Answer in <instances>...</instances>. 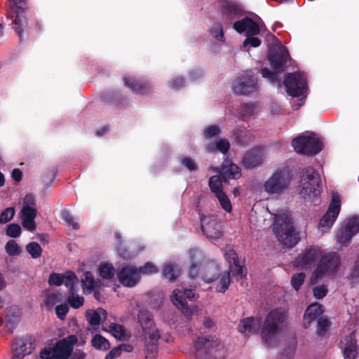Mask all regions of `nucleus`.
<instances>
[{
  "label": "nucleus",
  "instance_id": "f257e3e1",
  "mask_svg": "<svg viewBox=\"0 0 359 359\" xmlns=\"http://www.w3.org/2000/svg\"><path fill=\"white\" fill-rule=\"evenodd\" d=\"M272 231L283 248H292L300 241L292 218L286 213L277 214L271 225Z\"/></svg>",
  "mask_w": 359,
  "mask_h": 359
},
{
  "label": "nucleus",
  "instance_id": "f03ea898",
  "mask_svg": "<svg viewBox=\"0 0 359 359\" xmlns=\"http://www.w3.org/2000/svg\"><path fill=\"white\" fill-rule=\"evenodd\" d=\"M287 318V312L282 309H275L266 315L261 330V337L266 347L273 345L275 337Z\"/></svg>",
  "mask_w": 359,
  "mask_h": 359
},
{
  "label": "nucleus",
  "instance_id": "7ed1b4c3",
  "mask_svg": "<svg viewBox=\"0 0 359 359\" xmlns=\"http://www.w3.org/2000/svg\"><path fill=\"white\" fill-rule=\"evenodd\" d=\"M299 194L304 199L316 197L320 194L321 180L316 170L306 167L300 171Z\"/></svg>",
  "mask_w": 359,
  "mask_h": 359
},
{
  "label": "nucleus",
  "instance_id": "20e7f679",
  "mask_svg": "<svg viewBox=\"0 0 359 359\" xmlns=\"http://www.w3.org/2000/svg\"><path fill=\"white\" fill-rule=\"evenodd\" d=\"M292 180V175L289 169H277L264 183V191L270 195L280 196L288 190Z\"/></svg>",
  "mask_w": 359,
  "mask_h": 359
},
{
  "label": "nucleus",
  "instance_id": "39448f33",
  "mask_svg": "<svg viewBox=\"0 0 359 359\" xmlns=\"http://www.w3.org/2000/svg\"><path fill=\"white\" fill-rule=\"evenodd\" d=\"M194 348L196 356L200 359H219L223 357V346L215 337H198Z\"/></svg>",
  "mask_w": 359,
  "mask_h": 359
},
{
  "label": "nucleus",
  "instance_id": "423d86ee",
  "mask_svg": "<svg viewBox=\"0 0 359 359\" xmlns=\"http://www.w3.org/2000/svg\"><path fill=\"white\" fill-rule=\"evenodd\" d=\"M294 151L303 155L313 156L323 149L321 141L311 135H299L292 140Z\"/></svg>",
  "mask_w": 359,
  "mask_h": 359
},
{
  "label": "nucleus",
  "instance_id": "0eeeda50",
  "mask_svg": "<svg viewBox=\"0 0 359 359\" xmlns=\"http://www.w3.org/2000/svg\"><path fill=\"white\" fill-rule=\"evenodd\" d=\"M340 266V255L337 252H327L320 257L313 275L316 278H320L325 275H333L338 271Z\"/></svg>",
  "mask_w": 359,
  "mask_h": 359
},
{
  "label": "nucleus",
  "instance_id": "6e6552de",
  "mask_svg": "<svg viewBox=\"0 0 359 359\" xmlns=\"http://www.w3.org/2000/svg\"><path fill=\"white\" fill-rule=\"evenodd\" d=\"M287 93L297 97L304 95L307 89V81L304 73H287L283 81Z\"/></svg>",
  "mask_w": 359,
  "mask_h": 359
},
{
  "label": "nucleus",
  "instance_id": "1a4fd4ad",
  "mask_svg": "<svg viewBox=\"0 0 359 359\" xmlns=\"http://www.w3.org/2000/svg\"><path fill=\"white\" fill-rule=\"evenodd\" d=\"M223 22L233 27V23L246 13L241 4L228 0H222L219 3Z\"/></svg>",
  "mask_w": 359,
  "mask_h": 359
},
{
  "label": "nucleus",
  "instance_id": "9d476101",
  "mask_svg": "<svg viewBox=\"0 0 359 359\" xmlns=\"http://www.w3.org/2000/svg\"><path fill=\"white\" fill-rule=\"evenodd\" d=\"M290 59L289 51L284 46L271 50L268 55L270 65L276 73L284 72Z\"/></svg>",
  "mask_w": 359,
  "mask_h": 359
},
{
  "label": "nucleus",
  "instance_id": "9b49d317",
  "mask_svg": "<svg viewBox=\"0 0 359 359\" xmlns=\"http://www.w3.org/2000/svg\"><path fill=\"white\" fill-rule=\"evenodd\" d=\"M341 210V199L337 193H333L332 200L325 214L320 219L319 224L321 227L330 229L337 219Z\"/></svg>",
  "mask_w": 359,
  "mask_h": 359
},
{
  "label": "nucleus",
  "instance_id": "f8f14e48",
  "mask_svg": "<svg viewBox=\"0 0 359 359\" xmlns=\"http://www.w3.org/2000/svg\"><path fill=\"white\" fill-rule=\"evenodd\" d=\"M232 88L237 95H248L257 91V83L253 76L243 74L233 81Z\"/></svg>",
  "mask_w": 359,
  "mask_h": 359
},
{
  "label": "nucleus",
  "instance_id": "ddd939ff",
  "mask_svg": "<svg viewBox=\"0 0 359 359\" xmlns=\"http://www.w3.org/2000/svg\"><path fill=\"white\" fill-rule=\"evenodd\" d=\"M201 224L203 233L210 238H219L222 236L221 224L215 215H201Z\"/></svg>",
  "mask_w": 359,
  "mask_h": 359
},
{
  "label": "nucleus",
  "instance_id": "4468645a",
  "mask_svg": "<svg viewBox=\"0 0 359 359\" xmlns=\"http://www.w3.org/2000/svg\"><path fill=\"white\" fill-rule=\"evenodd\" d=\"M35 348V344L29 337L16 339L13 344V357L11 359H22Z\"/></svg>",
  "mask_w": 359,
  "mask_h": 359
},
{
  "label": "nucleus",
  "instance_id": "2eb2a0df",
  "mask_svg": "<svg viewBox=\"0 0 359 359\" xmlns=\"http://www.w3.org/2000/svg\"><path fill=\"white\" fill-rule=\"evenodd\" d=\"M339 348L344 359H357L359 353L355 332H351L340 340Z\"/></svg>",
  "mask_w": 359,
  "mask_h": 359
},
{
  "label": "nucleus",
  "instance_id": "dca6fc26",
  "mask_svg": "<svg viewBox=\"0 0 359 359\" xmlns=\"http://www.w3.org/2000/svg\"><path fill=\"white\" fill-rule=\"evenodd\" d=\"M116 275L118 281L123 286L128 287L136 285L140 278L137 269L130 265L123 266Z\"/></svg>",
  "mask_w": 359,
  "mask_h": 359
},
{
  "label": "nucleus",
  "instance_id": "f3484780",
  "mask_svg": "<svg viewBox=\"0 0 359 359\" xmlns=\"http://www.w3.org/2000/svg\"><path fill=\"white\" fill-rule=\"evenodd\" d=\"M232 28L238 34L245 33V36H256L260 33L258 22L248 16L236 21Z\"/></svg>",
  "mask_w": 359,
  "mask_h": 359
},
{
  "label": "nucleus",
  "instance_id": "a211bd4d",
  "mask_svg": "<svg viewBox=\"0 0 359 359\" xmlns=\"http://www.w3.org/2000/svg\"><path fill=\"white\" fill-rule=\"evenodd\" d=\"M77 341L75 335H69L57 341L53 346V351L57 359H67L73 350L74 344Z\"/></svg>",
  "mask_w": 359,
  "mask_h": 359
},
{
  "label": "nucleus",
  "instance_id": "6ab92c4d",
  "mask_svg": "<svg viewBox=\"0 0 359 359\" xmlns=\"http://www.w3.org/2000/svg\"><path fill=\"white\" fill-rule=\"evenodd\" d=\"M320 255L321 251L319 248L311 246L306 248L305 251L297 258V266L303 269H308L316 262Z\"/></svg>",
  "mask_w": 359,
  "mask_h": 359
},
{
  "label": "nucleus",
  "instance_id": "aec40b11",
  "mask_svg": "<svg viewBox=\"0 0 359 359\" xmlns=\"http://www.w3.org/2000/svg\"><path fill=\"white\" fill-rule=\"evenodd\" d=\"M125 85L133 93L142 95H147L151 92V86L147 81L133 77H123Z\"/></svg>",
  "mask_w": 359,
  "mask_h": 359
},
{
  "label": "nucleus",
  "instance_id": "412c9836",
  "mask_svg": "<svg viewBox=\"0 0 359 359\" xmlns=\"http://www.w3.org/2000/svg\"><path fill=\"white\" fill-rule=\"evenodd\" d=\"M219 175L223 180L224 183L227 182L229 180H237L241 176L240 168L231 160L226 158L222 165Z\"/></svg>",
  "mask_w": 359,
  "mask_h": 359
},
{
  "label": "nucleus",
  "instance_id": "4be33fe9",
  "mask_svg": "<svg viewBox=\"0 0 359 359\" xmlns=\"http://www.w3.org/2000/svg\"><path fill=\"white\" fill-rule=\"evenodd\" d=\"M263 161V151L260 148L255 147L245 154L242 159V164L247 169H252L259 165Z\"/></svg>",
  "mask_w": 359,
  "mask_h": 359
},
{
  "label": "nucleus",
  "instance_id": "5701e85b",
  "mask_svg": "<svg viewBox=\"0 0 359 359\" xmlns=\"http://www.w3.org/2000/svg\"><path fill=\"white\" fill-rule=\"evenodd\" d=\"M189 253L191 262L189 276L191 278H195L199 275L205 256L201 250L197 249H191Z\"/></svg>",
  "mask_w": 359,
  "mask_h": 359
},
{
  "label": "nucleus",
  "instance_id": "b1692460",
  "mask_svg": "<svg viewBox=\"0 0 359 359\" xmlns=\"http://www.w3.org/2000/svg\"><path fill=\"white\" fill-rule=\"evenodd\" d=\"M261 325L262 322L260 319L248 317L241 321L238 329L240 332L245 335H250L258 333Z\"/></svg>",
  "mask_w": 359,
  "mask_h": 359
},
{
  "label": "nucleus",
  "instance_id": "393cba45",
  "mask_svg": "<svg viewBox=\"0 0 359 359\" xmlns=\"http://www.w3.org/2000/svg\"><path fill=\"white\" fill-rule=\"evenodd\" d=\"M171 300L189 319L191 318L194 314L197 313V307L196 306H189L187 304V299L182 298V296L180 295L177 291L172 292Z\"/></svg>",
  "mask_w": 359,
  "mask_h": 359
},
{
  "label": "nucleus",
  "instance_id": "a878e982",
  "mask_svg": "<svg viewBox=\"0 0 359 359\" xmlns=\"http://www.w3.org/2000/svg\"><path fill=\"white\" fill-rule=\"evenodd\" d=\"M14 25L15 32L19 37L20 41H22L25 34H29L30 27L28 26V20L24 14H16L13 18H9Z\"/></svg>",
  "mask_w": 359,
  "mask_h": 359
},
{
  "label": "nucleus",
  "instance_id": "bb28decb",
  "mask_svg": "<svg viewBox=\"0 0 359 359\" xmlns=\"http://www.w3.org/2000/svg\"><path fill=\"white\" fill-rule=\"evenodd\" d=\"M219 265L215 262H209L203 266L201 276L205 283H211L219 278Z\"/></svg>",
  "mask_w": 359,
  "mask_h": 359
},
{
  "label": "nucleus",
  "instance_id": "cd10ccee",
  "mask_svg": "<svg viewBox=\"0 0 359 359\" xmlns=\"http://www.w3.org/2000/svg\"><path fill=\"white\" fill-rule=\"evenodd\" d=\"M323 313V306L318 303H315L309 305L304 315V324L305 328H308L311 322L316 319H318L320 315Z\"/></svg>",
  "mask_w": 359,
  "mask_h": 359
},
{
  "label": "nucleus",
  "instance_id": "c85d7f7f",
  "mask_svg": "<svg viewBox=\"0 0 359 359\" xmlns=\"http://www.w3.org/2000/svg\"><path fill=\"white\" fill-rule=\"evenodd\" d=\"M5 327L7 332H12L20 320V311L18 307L11 306L6 310Z\"/></svg>",
  "mask_w": 359,
  "mask_h": 359
},
{
  "label": "nucleus",
  "instance_id": "c756f323",
  "mask_svg": "<svg viewBox=\"0 0 359 359\" xmlns=\"http://www.w3.org/2000/svg\"><path fill=\"white\" fill-rule=\"evenodd\" d=\"M232 135L236 143L241 146H245L253 140L252 133L244 126L238 127L233 130Z\"/></svg>",
  "mask_w": 359,
  "mask_h": 359
},
{
  "label": "nucleus",
  "instance_id": "7c9ffc66",
  "mask_svg": "<svg viewBox=\"0 0 359 359\" xmlns=\"http://www.w3.org/2000/svg\"><path fill=\"white\" fill-rule=\"evenodd\" d=\"M137 319L142 331H148L149 328H152L155 326L153 316L147 310H140L137 314Z\"/></svg>",
  "mask_w": 359,
  "mask_h": 359
},
{
  "label": "nucleus",
  "instance_id": "2f4dec72",
  "mask_svg": "<svg viewBox=\"0 0 359 359\" xmlns=\"http://www.w3.org/2000/svg\"><path fill=\"white\" fill-rule=\"evenodd\" d=\"M230 149V143L227 139L220 138L214 142L208 144V149L209 151H219L222 154H226Z\"/></svg>",
  "mask_w": 359,
  "mask_h": 359
},
{
  "label": "nucleus",
  "instance_id": "473e14b6",
  "mask_svg": "<svg viewBox=\"0 0 359 359\" xmlns=\"http://www.w3.org/2000/svg\"><path fill=\"white\" fill-rule=\"evenodd\" d=\"M102 329L104 331H109L117 339L121 340L125 338L126 328L122 325L111 323L108 330L104 327Z\"/></svg>",
  "mask_w": 359,
  "mask_h": 359
},
{
  "label": "nucleus",
  "instance_id": "72a5a7b5",
  "mask_svg": "<svg viewBox=\"0 0 359 359\" xmlns=\"http://www.w3.org/2000/svg\"><path fill=\"white\" fill-rule=\"evenodd\" d=\"M93 347L98 350L107 351L110 348L109 341L101 334H95L91 340Z\"/></svg>",
  "mask_w": 359,
  "mask_h": 359
},
{
  "label": "nucleus",
  "instance_id": "f704fd0d",
  "mask_svg": "<svg viewBox=\"0 0 359 359\" xmlns=\"http://www.w3.org/2000/svg\"><path fill=\"white\" fill-rule=\"evenodd\" d=\"M163 274L165 278L173 282L179 276V270L172 264H167L163 266Z\"/></svg>",
  "mask_w": 359,
  "mask_h": 359
},
{
  "label": "nucleus",
  "instance_id": "c9c22d12",
  "mask_svg": "<svg viewBox=\"0 0 359 359\" xmlns=\"http://www.w3.org/2000/svg\"><path fill=\"white\" fill-rule=\"evenodd\" d=\"M222 183L224 182L220 175H213L209 179V187L215 196L223 192Z\"/></svg>",
  "mask_w": 359,
  "mask_h": 359
},
{
  "label": "nucleus",
  "instance_id": "e433bc0d",
  "mask_svg": "<svg viewBox=\"0 0 359 359\" xmlns=\"http://www.w3.org/2000/svg\"><path fill=\"white\" fill-rule=\"evenodd\" d=\"M64 277L63 283L67 287L69 288L70 292L76 291L75 286L78 283L79 280L75 273L72 271H67L65 275H64Z\"/></svg>",
  "mask_w": 359,
  "mask_h": 359
},
{
  "label": "nucleus",
  "instance_id": "4c0bfd02",
  "mask_svg": "<svg viewBox=\"0 0 359 359\" xmlns=\"http://www.w3.org/2000/svg\"><path fill=\"white\" fill-rule=\"evenodd\" d=\"M231 283L230 272L226 271L221 277L219 283L217 284L215 290L217 292L224 293L229 288Z\"/></svg>",
  "mask_w": 359,
  "mask_h": 359
},
{
  "label": "nucleus",
  "instance_id": "58836bf2",
  "mask_svg": "<svg viewBox=\"0 0 359 359\" xmlns=\"http://www.w3.org/2000/svg\"><path fill=\"white\" fill-rule=\"evenodd\" d=\"M67 302L73 309H79L83 306L84 299L83 297H80L76 294V290L71 292L68 298Z\"/></svg>",
  "mask_w": 359,
  "mask_h": 359
},
{
  "label": "nucleus",
  "instance_id": "ea45409f",
  "mask_svg": "<svg viewBox=\"0 0 359 359\" xmlns=\"http://www.w3.org/2000/svg\"><path fill=\"white\" fill-rule=\"evenodd\" d=\"M115 269L111 264H102L99 269L100 276L104 279H111L114 276Z\"/></svg>",
  "mask_w": 359,
  "mask_h": 359
},
{
  "label": "nucleus",
  "instance_id": "a19ab883",
  "mask_svg": "<svg viewBox=\"0 0 359 359\" xmlns=\"http://www.w3.org/2000/svg\"><path fill=\"white\" fill-rule=\"evenodd\" d=\"M26 250L33 259H36L41 256L42 248L36 242H30L26 245Z\"/></svg>",
  "mask_w": 359,
  "mask_h": 359
},
{
  "label": "nucleus",
  "instance_id": "79ce46f5",
  "mask_svg": "<svg viewBox=\"0 0 359 359\" xmlns=\"http://www.w3.org/2000/svg\"><path fill=\"white\" fill-rule=\"evenodd\" d=\"M143 334L145 338L149 341V343L156 344L160 338L159 330L154 326L152 328H149L148 331L144 330Z\"/></svg>",
  "mask_w": 359,
  "mask_h": 359
},
{
  "label": "nucleus",
  "instance_id": "37998d69",
  "mask_svg": "<svg viewBox=\"0 0 359 359\" xmlns=\"http://www.w3.org/2000/svg\"><path fill=\"white\" fill-rule=\"evenodd\" d=\"M86 317L89 324L93 327L98 326L100 324L101 316L100 313L97 311H87L86 313Z\"/></svg>",
  "mask_w": 359,
  "mask_h": 359
},
{
  "label": "nucleus",
  "instance_id": "c03bdc74",
  "mask_svg": "<svg viewBox=\"0 0 359 359\" xmlns=\"http://www.w3.org/2000/svg\"><path fill=\"white\" fill-rule=\"evenodd\" d=\"M5 250L9 256L19 255L22 251L21 248L14 240H10L7 242L5 246Z\"/></svg>",
  "mask_w": 359,
  "mask_h": 359
},
{
  "label": "nucleus",
  "instance_id": "a18cd8bd",
  "mask_svg": "<svg viewBox=\"0 0 359 359\" xmlns=\"http://www.w3.org/2000/svg\"><path fill=\"white\" fill-rule=\"evenodd\" d=\"M216 197L217 198L221 207L226 212H231L232 210V205H231V203L229 197L226 196V194L223 191L221 193H218V194L216 195Z\"/></svg>",
  "mask_w": 359,
  "mask_h": 359
},
{
  "label": "nucleus",
  "instance_id": "49530a36",
  "mask_svg": "<svg viewBox=\"0 0 359 359\" xmlns=\"http://www.w3.org/2000/svg\"><path fill=\"white\" fill-rule=\"evenodd\" d=\"M226 261L229 263V268H232V265L239 262L238 255L235 250L231 248H226L224 253Z\"/></svg>",
  "mask_w": 359,
  "mask_h": 359
},
{
  "label": "nucleus",
  "instance_id": "de8ad7c7",
  "mask_svg": "<svg viewBox=\"0 0 359 359\" xmlns=\"http://www.w3.org/2000/svg\"><path fill=\"white\" fill-rule=\"evenodd\" d=\"M330 325L329 320L323 316L318 318L316 332L319 336H324L328 330Z\"/></svg>",
  "mask_w": 359,
  "mask_h": 359
},
{
  "label": "nucleus",
  "instance_id": "09e8293b",
  "mask_svg": "<svg viewBox=\"0 0 359 359\" xmlns=\"http://www.w3.org/2000/svg\"><path fill=\"white\" fill-rule=\"evenodd\" d=\"M353 236V235L344 228L341 229L337 235V241L345 246L350 243Z\"/></svg>",
  "mask_w": 359,
  "mask_h": 359
},
{
  "label": "nucleus",
  "instance_id": "8fccbe9b",
  "mask_svg": "<svg viewBox=\"0 0 359 359\" xmlns=\"http://www.w3.org/2000/svg\"><path fill=\"white\" fill-rule=\"evenodd\" d=\"M306 274L304 272L294 273L291 278V284L293 288L298 291L304 282Z\"/></svg>",
  "mask_w": 359,
  "mask_h": 359
},
{
  "label": "nucleus",
  "instance_id": "3c124183",
  "mask_svg": "<svg viewBox=\"0 0 359 359\" xmlns=\"http://www.w3.org/2000/svg\"><path fill=\"white\" fill-rule=\"evenodd\" d=\"M210 34L212 36L216 38L217 39L224 41V33L223 30V27L219 22L215 23L213 26L210 29Z\"/></svg>",
  "mask_w": 359,
  "mask_h": 359
},
{
  "label": "nucleus",
  "instance_id": "603ef678",
  "mask_svg": "<svg viewBox=\"0 0 359 359\" xmlns=\"http://www.w3.org/2000/svg\"><path fill=\"white\" fill-rule=\"evenodd\" d=\"M344 229L355 236L359 231V220L356 217H352Z\"/></svg>",
  "mask_w": 359,
  "mask_h": 359
},
{
  "label": "nucleus",
  "instance_id": "864d4df0",
  "mask_svg": "<svg viewBox=\"0 0 359 359\" xmlns=\"http://www.w3.org/2000/svg\"><path fill=\"white\" fill-rule=\"evenodd\" d=\"M84 278L81 279V285L83 289L93 290L95 287V280L90 272H86Z\"/></svg>",
  "mask_w": 359,
  "mask_h": 359
},
{
  "label": "nucleus",
  "instance_id": "5fc2aeb1",
  "mask_svg": "<svg viewBox=\"0 0 359 359\" xmlns=\"http://www.w3.org/2000/svg\"><path fill=\"white\" fill-rule=\"evenodd\" d=\"M15 210L9 207L4 209L0 214V224H5L11 220L14 216Z\"/></svg>",
  "mask_w": 359,
  "mask_h": 359
},
{
  "label": "nucleus",
  "instance_id": "6e6d98bb",
  "mask_svg": "<svg viewBox=\"0 0 359 359\" xmlns=\"http://www.w3.org/2000/svg\"><path fill=\"white\" fill-rule=\"evenodd\" d=\"M61 214L62 219H64L74 230H77L79 229V224L76 222H75L74 218L72 217L71 213L67 210H62Z\"/></svg>",
  "mask_w": 359,
  "mask_h": 359
},
{
  "label": "nucleus",
  "instance_id": "4d7b16f0",
  "mask_svg": "<svg viewBox=\"0 0 359 359\" xmlns=\"http://www.w3.org/2000/svg\"><path fill=\"white\" fill-rule=\"evenodd\" d=\"M21 227L18 224H10L7 226L6 234L11 238H18L20 236Z\"/></svg>",
  "mask_w": 359,
  "mask_h": 359
},
{
  "label": "nucleus",
  "instance_id": "13d9d810",
  "mask_svg": "<svg viewBox=\"0 0 359 359\" xmlns=\"http://www.w3.org/2000/svg\"><path fill=\"white\" fill-rule=\"evenodd\" d=\"M180 162L189 171L196 170L198 165L196 162L190 157L180 156Z\"/></svg>",
  "mask_w": 359,
  "mask_h": 359
},
{
  "label": "nucleus",
  "instance_id": "bf43d9fd",
  "mask_svg": "<svg viewBox=\"0 0 359 359\" xmlns=\"http://www.w3.org/2000/svg\"><path fill=\"white\" fill-rule=\"evenodd\" d=\"M139 274H154L158 272V269L150 262H147L144 266L137 269Z\"/></svg>",
  "mask_w": 359,
  "mask_h": 359
},
{
  "label": "nucleus",
  "instance_id": "052dcab7",
  "mask_svg": "<svg viewBox=\"0 0 359 359\" xmlns=\"http://www.w3.org/2000/svg\"><path fill=\"white\" fill-rule=\"evenodd\" d=\"M229 271H231L233 276H236L237 278H243L246 274L243 266L241 265L240 262H238V263H235L234 264H233L232 268H229Z\"/></svg>",
  "mask_w": 359,
  "mask_h": 359
},
{
  "label": "nucleus",
  "instance_id": "680f3d73",
  "mask_svg": "<svg viewBox=\"0 0 359 359\" xmlns=\"http://www.w3.org/2000/svg\"><path fill=\"white\" fill-rule=\"evenodd\" d=\"M58 296V293H48L44 300V305L47 308H53L59 302Z\"/></svg>",
  "mask_w": 359,
  "mask_h": 359
},
{
  "label": "nucleus",
  "instance_id": "e2e57ef3",
  "mask_svg": "<svg viewBox=\"0 0 359 359\" xmlns=\"http://www.w3.org/2000/svg\"><path fill=\"white\" fill-rule=\"evenodd\" d=\"M261 74L264 78H266L271 83H276L278 82L277 74L274 71L271 72L268 68L264 67L261 69Z\"/></svg>",
  "mask_w": 359,
  "mask_h": 359
},
{
  "label": "nucleus",
  "instance_id": "0e129e2a",
  "mask_svg": "<svg viewBox=\"0 0 359 359\" xmlns=\"http://www.w3.org/2000/svg\"><path fill=\"white\" fill-rule=\"evenodd\" d=\"M20 213L22 219H35L37 211L35 208L22 207Z\"/></svg>",
  "mask_w": 359,
  "mask_h": 359
},
{
  "label": "nucleus",
  "instance_id": "69168bd1",
  "mask_svg": "<svg viewBox=\"0 0 359 359\" xmlns=\"http://www.w3.org/2000/svg\"><path fill=\"white\" fill-rule=\"evenodd\" d=\"M64 279V275L53 272L49 276L48 284L50 285L60 286L63 283Z\"/></svg>",
  "mask_w": 359,
  "mask_h": 359
},
{
  "label": "nucleus",
  "instance_id": "338daca9",
  "mask_svg": "<svg viewBox=\"0 0 359 359\" xmlns=\"http://www.w3.org/2000/svg\"><path fill=\"white\" fill-rule=\"evenodd\" d=\"M220 128L216 125L208 126L204 131V137L207 139L212 138L220 134Z\"/></svg>",
  "mask_w": 359,
  "mask_h": 359
},
{
  "label": "nucleus",
  "instance_id": "774afa93",
  "mask_svg": "<svg viewBox=\"0 0 359 359\" xmlns=\"http://www.w3.org/2000/svg\"><path fill=\"white\" fill-rule=\"evenodd\" d=\"M261 44V40L255 37V36L248 35L246 36L245 39L243 42V46L244 48L247 47L248 46H250L253 48H257Z\"/></svg>",
  "mask_w": 359,
  "mask_h": 359
}]
</instances>
